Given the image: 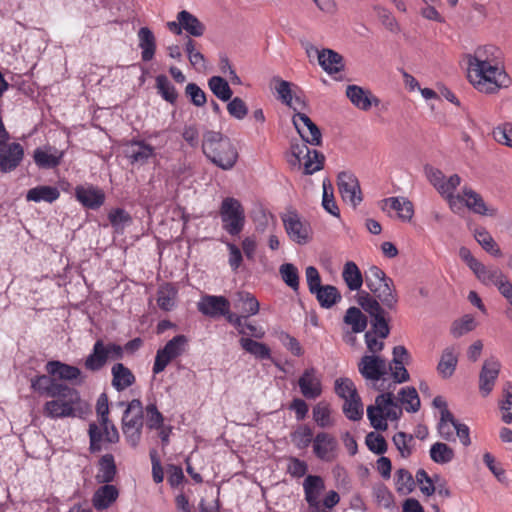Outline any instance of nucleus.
<instances>
[{"label": "nucleus", "mask_w": 512, "mask_h": 512, "mask_svg": "<svg viewBox=\"0 0 512 512\" xmlns=\"http://www.w3.org/2000/svg\"><path fill=\"white\" fill-rule=\"evenodd\" d=\"M467 78L482 93H494L510 84L501 63V51L493 45L478 47L466 55Z\"/></svg>", "instance_id": "1"}, {"label": "nucleus", "mask_w": 512, "mask_h": 512, "mask_svg": "<svg viewBox=\"0 0 512 512\" xmlns=\"http://www.w3.org/2000/svg\"><path fill=\"white\" fill-rule=\"evenodd\" d=\"M50 398L43 405V414L52 419L81 416L88 409L79 392L67 385Z\"/></svg>", "instance_id": "2"}, {"label": "nucleus", "mask_w": 512, "mask_h": 512, "mask_svg": "<svg viewBox=\"0 0 512 512\" xmlns=\"http://www.w3.org/2000/svg\"><path fill=\"white\" fill-rule=\"evenodd\" d=\"M202 150L204 155L222 170L232 169L239 157L232 140L216 131H207L204 134Z\"/></svg>", "instance_id": "3"}, {"label": "nucleus", "mask_w": 512, "mask_h": 512, "mask_svg": "<svg viewBox=\"0 0 512 512\" xmlns=\"http://www.w3.org/2000/svg\"><path fill=\"white\" fill-rule=\"evenodd\" d=\"M401 415L402 408L395 402L391 391L379 394L374 404L367 407V417L376 430H387V422L397 421Z\"/></svg>", "instance_id": "4"}, {"label": "nucleus", "mask_w": 512, "mask_h": 512, "mask_svg": "<svg viewBox=\"0 0 512 512\" xmlns=\"http://www.w3.org/2000/svg\"><path fill=\"white\" fill-rule=\"evenodd\" d=\"M357 366L361 376L370 381L375 389L391 390V384L388 383V365L385 358L380 355H364Z\"/></svg>", "instance_id": "5"}, {"label": "nucleus", "mask_w": 512, "mask_h": 512, "mask_svg": "<svg viewBox=\"0 0 512 512\" xmlns=\"http://www.w3.org/2000/svg\"><path fill=\"white\" fill-rule=\"evenodd\" d=\"M426 174L429 182L448 201L450 209L454 213H461L463 211L461 197L453 194L460 185L461 178L457 174L446 177L440 170L434 168H427Z\"/></svg>", "instance_id": "6"}, {"label": "nucleus", "mask_w": 512, "mask_h": 512, "mask_svg": "<svg viewBox=\"0 0 512 512\" xmlns=\"http://www.w3.org/2000/svg\"><path fill=\"white\" fill-rule=\"evenodd\" d=\"M324 156L317 150L308 148L305 143H292L287 154V161L297 169H303V173L311 175L323 168Z\"/></svg>", "instance_id": "7"}, {"label": "nucleus", "mask_w": 512, "mask_h": 512, "mask_svg": "<svg viewBox=\"0 0 512 512\" xmlns=\"http://www.w3.org/2000/svg\"><path fill=\"white\" fill-rule=\"evenodd\" d=\"M365 283L383 305L390 309L395 307L397 295L393 288V282L386 277L380 268L376 266L371 267L365 276Z\"/></svg>", "instance_id": "8"}, {"label": "nucleus", "mask_w": 512, "mask_h": 512, "mask_svg": "<svg viewBox=\"0 0 512 512\" xmlns=\"http://www.w3.org/2000/svg\"><path fill=\"white\" fill-rule=\"evenodd\" d=\"M270 85L277 95V99L291 108L295 113L308 110L307 102L301 90L295 84L279 77H273Z\"/></svg>", "instance_id": "9"}, {"label": "nucleus", "mask_w": 512, "mask_h": 512, "mask_svg": "<svg viewBox=\"0 0 512 512\" xmlns=\"http://www.w3.org/2000/svg\"><path fill=\"white\" fill-rule=\"evenodd\" d=\"M220 216L223 229L230 235H238L245 225V212L242 204L235 198H225L221 204Z\"/></svg>", "instance_id": "10"}, {"label": "nucleus", "mask_w": 512, "mask_h": 512, "mask_svg": "<svg viewBox=\"0 0 512 512\" xmlns=\"http://www.w3.org/2000/svg\"><path fill=\"white\" fill-rule=\"evenodd\" d=\"M142 418V403L138 399H134L128 404L122 419L123 433L132 446H136L140 439L143 426Z\"/></svg>", "instance_id": "11"}, {"label": "nucleus", "mask_w": 512, "mask_h": 512, "mask_svg": "<svg viewBox=\"0 0 512 512\" xmlns=\"http://www.w3.org/2000/svg\"><path fill=\"white\" fill-rule=\"evenodd\" d=\"M471 270L483 284L497 286L504 297H509L512 294V284L500 269L486 267L479 261Z\"/></svg>", "instance_id": "12"}, {"label": "nucleus", "mask_w": 512, "mask_h": 512, "mask_svg": "<svg viewBox=\"0 0 512 512\" xmlns=\"http://www.w3.org/2000/svg\"><path fill=\"white\" fill-rule=\"evenodd\" d=\"M188 339L184 335H177L166 343V345L157 351L153 372L158 374L162 372L167 365L176 357L182 355L187 347Z\"/></svg>", "instance_id": "13"}, {"label": "nucleus", "mask_w": 512, "mask_h": 512, "mask_svg": "<svg viewBox=\"0 0 512 512\" xmlns=\"http://www.w3.org/2000/svg\"><path fill=\"white\" fill-rule=\"evenodd\" d=\"M283 224L288 237L299 245H305L311 240L310 224L298 214L289 212L283 217Z\"/></svg>", "instance_id": "14"}, {"label": "nucleus", "mask_w": 512, "mask_h": 512, "mask_svg": "<svg viewBox=\"0 0 512 512\" xmlns=\"http://www.w3.org/2000/svg\"><path fill=\"white\" fill-rule=\"evenodd\" d=\"M292 121L297 132L303 141L311 145L318 146L322 141V134L317 125L306 114V111L296 112Z\"/></svg>", "instance_id": "15"}, {"label": "nucleus", "mask_w": 512, "mask_h": 512, "mask_svg": "<svg viewBox=\"0 0 512 512\" xmlns=\"http://www.w3.org/2000/svg\"><path fill=\"white\" fill-rule=\"evenodd\" d=\"M384 212L392 216L391 212L395 213V217L402 222H411L414 217V205L406 197L395 196L383 199L380 205Z\"/></svg>", "instance_id": "16"}, {"label": "nucleus", "mask_w": 512, "mask_h": 512, "mask_svg": "<svg viewBox=\"0 0 512 512\" xmlns=\"http://www.w3.org/2000/svg\"><path fill=\"white\" fill-rule=\"evenodd\" d=\"M99 423L100 427L94 423L89 426L90 449L92 451L100 450L103 440L109 443H115L119 440L117 429L108 419L105 422L99 421Z\"/></svg>", "instance_id": "17"}, {"label": "nucleus", "mask_w": 512, "mask_h": 512, "mask_svg": "<svg viewBox=\"0 0 512 512\" xmlns=\"http://www.w3.org/2000/svg\"><path fill=\"white\" fill-rule=\"evenodd\" d=\"M301 394L307 399H316L322 394V379L314 367L306 368L298 379Z\"/></svg>", "instance_id": "18"}, {"label": "nucleus", "mask_w": 512, "mask_h": 512, "mask_svg": "<svg viewBox=\"0 0 512 512\" xmlns=\"http://www.w3.org/2000/svg\"><path fill=\"white\" fill-rule=\"evenodd\" d=\"M338 190L344 202L357 206L362 201L361 189L357 178L347 172L338 176Z\"/></svg>", "instance_id": "19"}, {"label": "nucleus", "mask_w": 512, "mask_h": 512, "mask_svg": "<svg viewBox=\"0 0 512 512\" xmlns=\"http://www.w3.org/2000/svg\"><path fill=\"white\" fill-rule=\"evenodd\" d=\"M313 452L317 458L325 462H332L337 457L338 443L332 435L321 432L313 439Z\"/></svg>", "instance_id": "20"}, {"label": "nucleus", "mask_w": 512, "mask_h": 512, "mask_svg": "<svg viewBox=\"0 0 512 512\" xmlns=\"http://www.w3.org/2000/svg\"><path fill=\"white\" fill-rule=\"evenodd\" d=\"M305 500L313 512H327L320 509V496L325 490V483L322 477L308 475L303 482Z\"/></svg>", "instance_id": "21"}, {"label": "nucleus", "mask_w": 512, "mask_h": 512, "mask_svg": "<svg viewBox=\"0 0 512 512\" xmlns=\"http://www.w3.org/2000/svg\"><path fill=\"white\" fill-rule=\"evenodd\" d=\"M64 155V150L51 145H43L34 150L33 160L41 169H52L61 164Z\"/></svg>", "instance_id": "22"}, {"label": "nucleus", "mask_w": 512, "mask_h": 512, "mask_svg": "<svg viewBox=\"0 0 512 512\" xmlns=\"http://www.w3.org/2000/svg\"><path fill=\"white\" fill-rule=\"evenodd\" d=\"M501 364L495 358L486 359L479 375V390L482 396H488L496 383Z\"/></svg>", "instance_id": "23"}, {"label": "nucleus", "mask_w": 512, "mask_h": 512, "mask_svg": "<svg viewBox=\"0 0 512 512\" xmlns=\"http://www.w3.org/2000/svg\"><path fill=\"white\" fill-rule=\"evenodd\" d=\"M125 155L132 165H145L156 156V149L145 141H130L126 145Z\"/></svg>", "instance_id": "24"}, {"label": "nucleus", "mask_w": 512, "mask_h": 512, "mask_svg": "<svg viewBox=\"0 0 512 512\" xmlns=\"http://www.w3.org/2000/svg\"><path fill=\"white\" fill-rule=\"evenodd\" d=\"M346 96L356 108L362 111H368L372 106L380 104V99L370 90L357 85L347 86Z\"/></svg>", "instance_id": "25"}, {"label": "nucleus", "mask_w": 512, "mask_h": 512, "mask_svg": "<svg viewBox=\"0 0 512 512\" xmlns=\"http://www.w3.org/2000/svg\"><path fill=\"white\" fill-rule=\"evenodd\" d=\"M463 203V208L467 207L469 210L476 214L484 216H495L497 209L487 206L483 198L474 190L470 188H463L459 194Z\"/></svg>", "instance_id": "26"}, {"label": "nucleus", "mask_w": 512, "mask_h": 512, "mask_svg": "<svg viewBox=\"0 0 512 512\" xmlns=\"http://www.w3.org/2000/svg\"><path fill=\"white\" fill-rule=\"evenodd\" d=\"M119 489L111 484L104 483L98 487L92 496V505L98 511L110 508L118 499Z\"/></svg>", "instance_id": "27"}, {"label": "nucleus", "mask_w": 512, "mask_h": 512, "mask_svg": "<svg viewBox=\"0 0 512 512\" xmlns=\"http://www.w3.org/2000/svg\"><path fill=\"white\" fill-rule=\"evenodd\" d=\"M24 157V149L19 143H11L0 150V172L8 173L15 170Z\"/></svg>", "instance_id": "28"}, {"label": "nucleus", "mask_w": 512, "mask_h": 512, "mask_svg": "<svg viewBox=\"0 0 512 512\" xmlns=\"http://www.w3.org/2000/svg\"><path fill=\"white\" fill-rule=\"evenodd\" d=\"M198 310L204 315L216 317L227 314L229 301L223 296L206 295L197 304Z\"/></svg>", "instance_id": "29"}, {"label": "nucleus", "mask_w": 512, "mask_h": 512, "mask_svg": "<svg viewBox=\"0 0 512 512\" xmlns=\"http://www.w3.org/2000/svg\"><path fill=\"white\" fill-rule=\"evenodd\" d=\"M318 58V63L321 68L328 74H336L344 69L343 57L332 49L312 48Z\"/></svg>", "instance_id": "30"}, {"label": "nucleus", "mask_w": 512, "mask_h": 512, "mask_svg": "<svg viewBox=\"0 0 512 512\" xmlns=\"http://www.w3.org/2000/svg\"><path fill=\"white\" fill-rule=\"evenodd\" d=\"M76 199L85 207L97 209L105 201V193L94 186H78L75 189Z\"/></svg>", "instance_id": "31"}, {"label": "nucleus", "mask_w": 512, "mask_h": 512, "mask_svg": "<svg viewBox=\"0 0 512 512\" xmlns=\"http://www.w3.org/2000/svg\"><path fill=\"white\" fill-rule=\"evenodd\" d=\"M117 474L115 459L112 454L103 455L97 465L95 480L99 484L111 483Z\"/></svg>", "instance_id": "32"}, {"label": "nucleus", "mask_w": 512, "mask_h": 512, "mask_svg": "<svg viewBox=\"0 0 512 512\" xmlns=\"http://www.w3.org/2000/svg\"><path fill=\"white\" fill-rule=\"evenodd\" d=\"M46 372L60 380L72 381L81 375V371L75 367L60 361H49L45 366Z\"/></svg>", "instance_id": "33"}, {"label": "nucleus", "mask_w": 512, "mask_h": 512, "mask_svg": "<svg viewBox=\"0 0 512 512\" xmlns=\"http://www.w3.org/2000/svg\"><path fill=\"white\" fill-rule=\"evenodd\" d=\"M137 37L142 60L145 62L152 60L156 52V38L153 32L148 27H141Z\"/></svg>", "instance_id": "34"}, {"label": "nucleus", "mask_w": 512, "mask_h": 512, "mask_svg": "<svg viewBox=\"0 0 512 512\" xmlns=\"http://www.w3.org/2000/svg\"><path fill=\"white\" fill-rule=\"evenodd\" d=\"M60 197V191L57 187L48 185H39L28 190L26 200L31 202L53 203Z\"/></svg>", "instance_id": "35"}, {"label": "nucleus", "mask_w": 512, "mask_h": 512, "mask_svg": "<svg viewBox=\"0 0 512 512\" xmlns=\"http://www.w3.org/2000/svg\"><path fill=\"white\" fill-rule=\"evenodd\" d=\"M64 384L56 381L53 376L40 375L31 379V388L39 395L51 397L55 395Z\"/></svg>", "instance_id": "36"}, {"label": "nucleus", "mask_w": 512, "mask_h": 512, "mask_svg": "<svg viewBox=\"0 0 512 512\" xmlns=\"http://www.w3.org/2000/svg\"><path fill=\"white\" fill-rule=\"evenodd\" d=\"M458 363V352L454 347L446 348L437 365V372L442 378H450Z\"/></svg>", "instance_id": "37"}, {"label": "nucleus", "mask_w": 512, "mask_h": 512, "mask_svg": "<svg viewBox=\"0 0 512 512\" xmlns=\"http://www.w3.org/2000/svg\"><path fill=\"white\" fill-rule=\"evenodd\" d=\"M112 386L117 391H122L130 387L135 382V376L132 371L122 363L115 364L112 369Z\"/></svg>", "instance_id": "38"}, {"label": "nucleus", "mask_w": 512, "mask_h": 512, "mask_svg": "<svg viewBox=\"0 0 512 512\" xmlns=\"http://www.w3.org/2000/svg\"><path fill=\"white\" fill-rule=\"evenodd\" d=\"M234 306L241 310L244 316L256 315L260 309V304L256 297L246 291H239L236 293Z\"/></svg>", "instance_id": "39"}, {"label": "nucleus", "mask_w": 512, "mask_h": 512, "mask_svg": "<svg viewBox=\"0 0 512 512\" xmlns=\"http://www.w3.org/2000/svg\"><path fill=\"white\" fill-rule=\"evenodd\" d=\"M183 30L194 37H201L205 32V25L192 13L182 10L177 14Z\"/></svg>", "instance_id": "40"}, {"label": "nucleus", "mask_w": 512, "mask_h": 512, "mask_svg": "<svg viewBox=\"0 0 512 512\" xmlns=\"http://www.w3.org/2000/svg\"><path fill=\"white\" fill-rule=\"evenodd\" d=\"M342 278L351 291H358L363 285L362 273L358 266L352 261L345 263Z\"/></svg>", "instance_id": "41"}, {"label": "nucleus", "mask_w": 512, "mask_h": 512, "mask_svg": "<svg viewBox=\"0 0 512 512\" xmlns=\"http://www.w3.org/2000/svg\"><path fill=\"white\" fill-rule=\"evenodd\" d=\"M318 302L323 308H331L341 300V294L338 289L332 285H324L314 291Z\"/></svg>", "instance_id": "42"}, {"label": "nucleus", "mask_w": 512, "mask_h": 512, "mask_svg": "<svg viewBox=\"0 0 512 512\" xmlns=\"http://www.w3.org/2000/svg\"><path fill=\"white\" fill-rule=\"evenodd\" d=\"M474 238L477 243L488 253L495 257H500L502 252L495 242L491 234L484 228H477L474 230Z\"/></svg>", "instance_id": "43"}, {"label": "nucleus", "mask_w": 512, "mask_h": 512, "mask_svg": "<svg viewBox=\"0 0 512 512\" xmlns=\"http://www.w3.org/2000/svg\"><path fill=\"white\" fill-rule=\"evenodd\" d=\"M501 420L506 424L512 423V383H508L502 390L498 402Z\"/></svg>", "instance_id": "44"}, {"label": "nucleus", "mask_w": 512, "mask_h": 512, "mask_svg": "<svg viewBox=\"0 0 512 512\" xmlns=\"http://www.w3.org/2000/svg\"><path fill=\"white\" fill-rule=\"evenodd\" d=\"M313 420L321 428H327L334 424L332 410L327 402L320 401L313 407Z\"/></svg>", "instance_id": "45"}, {"label": "nucleus", "mask_w": 512, "mask_h": 512, "mask_svg": "<svg viewBox=\"0 0 512 512\" xmlns=\"http://www.w3.org/2000/svg\"><path fill=\"white\" fill-rule=\"evenodd\" d=\"M344 323L351 327L352 332L360 333L363 332L367 326V318L356 307H350L344 316Z\"/></svg>", "instance_id": "46"}, {"label": "nucleus", "mask_w": 512, "mask_h": 512, "mask_svg": "<svg viewBox=\"0 0 512 512\" xmlns=\"http://www.w3.org/2000/svg\"><path fill=\"white\" fill-rule=\"evenodd\" d=\"M430 458L437 464H446L455 457L454 449L442 442L434 443L429 451Z\"/></svg>", "instance_id": "47"}, {"label": "nucleus", "mask_w": 512, "mask_h": 512, "mask_svg": "<svg viewBox=\"0 0 512 512\" xmlns=\"http://www.w3.org/2000/svg\"><path fill=\"white\" fill-rule=\"evenodd\" d=\"M208 87L223 102L229 101L232 97V90L228 82L220 76H212L208 80Z\"/></svg>", "instance_id": "48"}, {"label": "nucleus", "mask_w": 512, "mask_h": 512, "mask_svg": "<svg viewBox=\"0 0 512 512\" xmlns=\"http://www.w3.org/2000/svg\"><path fill=\"white\" fill-rule=\"evenodd\" d=\"M241 347L251 355L259 359H270L271 352L269 347L261 342L252 340L251 338L243 337L240 339Z\"/></svg>", "instance_id": "49"}, {"label": "nucleus", "mask_w": 512, "mask_h": 512, "mask_svg": "<svg viewBox=\"0 0 512 512\" xmlns=\"http://www.w3.org/2000/svg\"><path fill=\"white\" fill-rule=\"evenodd\" d=\"M106 362L107 360L104 357L103 351V341L98 340L95 342L92 352L85 360V367L91 371H98L105 365Z\"/></svg>", "instance_id": "50"}, {"label": "nucleus", "mask_w": 512, "mask_h": 512, "mask_svg": "<svg viewBox=\"0 0 512 512\" xmlns=\"http://www.w3.org/2000/svg\"><path fill=\"white\" fill-rule=\"evenodd\" d=\"M177 290L170 284L163 285L157 293V304L165 311L171 310L176 303Z\"/></svg>", "instance_id": "51"}, {"label": "nucleus", "mask_w": 512, "mask_h": 512, "mask_svg": "<svg viewBox=\"0 0 512 512\" xmlns=\"http://www.w3.org/2000/svg\"><path fill=\"white\" fill-rule=\"evenodd\" d=\"M156 89L167 102L174 104L178 98V92L167 76L158 75L155 79Z\"/></svg>", "instance_id": "52"}, {"label": "nucleus", "mask_w": 512, "mask_h": 512, "mask_svg": "<svg viewBox=\"0 0 512 512\" xmlns=\"http://www.w3.org/2000/svg\"><path fill=\"white\" fill-rule=\"evenodd\" d=\"M279 274L284 281V283L290 287L293 291H298L300 281H299V271L297 267L291 263H284L279 267Z\"/></svg>", "instance_id": "53"}, {"label": "nucleus", "mask_w": 512, "mask_h": 512, "mask_svg": "<svg viewBox=\"0 0 512 512\" xmlns=\"http://www.w3.org/2000/svg\"><path fill=\"white\" fill-rule=\"evenodd\" d=\"M457 425L458 422L455 421L449 410H445L440 416L438 432L443 439L452 440Z\"/></svg>", "instance_id": "54"}, {"label": "nucleus", "mask_w": 512, "mask_h": 512, "mask_svg": "<svg viewBox=\"0 0 512 512\" xmlns=\"http://www.w3.org/2000/svg\"><path fill=\"white\" fill-rule=\"evenodd\" d=\"M476 326L475 318L467 314L453 322L450 332L455 338H458L473 331Z\"/></svg>", "instance_id": "55"}, {"label": "nucleus", "mask_w": 512, "mask_h": 512, "mask_svg": "<svg viewBox=\"0 0 512 512\" xmlns=\"http://www.w3.org/2000/svg\"><path fill=\"white\" fill-rule=\"evenodd\" d=\"M343 412L350 420H360L364 414V407L358 395L344 400Z\"/></svg>", "instance_id": "56"}, {"label": "nucleus", "mask_w": 512, "mask_h": 512, "mask_svg": "<svg viewBox=\"0 0 512 512\" xmlns=\"http://www.w3.org/2000/svg\"><path fill=\"white\" fill-rule=\"evenodd\" d=\"M399 400L408 412H416L420 407L418 393L413 387H405L399 392Z\"/></svg>", "instance_id": "57"}, {"label": "nucleus", "mask_w": 512, "mask_h": 512, "mask_svg": "<svg viewBox=\"0 0 512 512\" xmlns=\"http://www.w3.org/2000/svg\"><path fill=\"white\" fill-rule=\"evenodd\" d=\"M323 195L322 206L331 215L338 217L340 212L333 195V187L329 180L324 179L322 182Z\"/></svg>", "instance_id": "58"}, {"label": "nucleus", "mask_w": 512, "mask_h": 512, "mask_svg": "<svg viewBox=\"0 0 512 512\" xmlns=\"http://www.w3.org/2000/svg\"><path fill=\"white\" fill-rule=\"evenodd\" d=\"M335 393L343 400L358 395L354 382L347 377L337 378L334 382Z\"/></svg>", "instance_id": "59"}, {"label": "nucleus", "mask_w": 512, "mask_h": 512, "mask_svg": "<svg viewBox=\"0 0 512 512\" xmlns=\"http://www.w3.org/2000/svg\"><path fill=\"white\" fill-rule=\"evenodd\" d=\"M313 439L312 430L306 425L299 426L291 433L292 443L300 449L308 447Z\"/></svg>", "instance_id": "60"}, {"label": "nucleus", "mask_w": 512, "mask_h": 512, "mask_svg": "<svg viewBox=\"0 0 512 512\" xmlns=\"http://www.w3.org/2000/svg\"><path fill=\"white\" fill-rule=\"evenodd\" d=\"M483 461L488 467V469L491 471V473L500 483H508V478L505 469L503 468L502 464L499 463L491 453L486 452L483 455Z\"/></svg>", "instance_id": "61"}, {"label": "nucleus", "mask_w": 512, "mask_h": 512, "mask_svg": "<svg viewBox=\"0 0 512 512\" xmlns=\"http://www.w3.org/2000/svg\"><path fill=\"white\" fill-rule=\"evenodd\" d=\"M396 489L402 495L411 493L414 489L415 481L412 475L404 469H399L396 472Z\"/></svg>", "instance_id": "62"}, {"label": "nucleus", "mask_w": 512, "mask_h": 512, "mask_svg": "<svg viewBox=\"0 0 512 512\" xmlns=\"http://www.w3.org/2000/svg\"><path fill=\"white\" fill-rule=\"evenodd\" d=\"M392 440L402 457L407 458L411 455V443L413 441L411 435H407L404 432H398L393 436Z\"/></svg>", "instance_id": "63"}, {"label": "nucleus", "mask_w": 512, "mask_h": 512, "mask_svg": "<svg viewBox=\"0 0 512 512\" xmlns=\"http://www.w3.org/2000/svg\"><path fill=\"white\" fill-rule=\"evenodd\" d=\"M493 138L502 145L512 148V123H506L493 130Z\"/></svg>", "instance_id": "64"}]
</instances>
